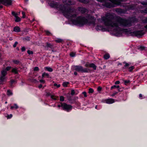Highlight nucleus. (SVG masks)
Masks as SVG:
<instances>
[{"label":"nucleus","instance_id":"nucleus-56","mask_svg":"<svg viewBox=\"0 0 147 147\" xmlns=\"http://www.w3.org/2000/svg\"><path fill=\"white\" fill-rule=\"evenodd\" d=\"M144 22L145 23H147V17L144 20Z\"/></svg>","mask_w":147,"mask_h":147},{"label":"nucleus","instance_id":"nucleus-21","mask_svg":"<svg viewBox=\"0 0 147 147\" xmlns=\"http://www.w3.org/2000/svg\"><path fill=\"white\" fill-rule=\"evenodd\" d=\"M120 88V86L119 85L116 86V85H113L111 87V90H112L114 89L117 88L119 89Z\"/></svg>","mask_w":147,"mask_h":147},{"label":"nucleus","instance_id":"nucleus-42","mask_svg":"<svg viewBox=\"0 0 147 147\" xmlns=\"http://www.w3.org/2000/svg\"><path fill=\"white\" fill-rule=\"evenodd\" d=\"M86 67H91L92 66V65L91 64H89V63H87L86 64Z\"/></svg>","mask_w":147,"mask_h":147},{"label":"nucleus","instance_id":"nucleus-35","mask_svg":"<svg viewBox=\"0 0 147 147\" xmlns=\"http://www.w3.org/2000/svg\"><path fill=\"white\" fill-rule=\"evenodd\" d=\"M102 88L101 87L99 86L97 88V90L98 92H100L102 90Z\"/></svg>","mask_w":147,"mask_h":147},{"label":"nucleus","instance_id":"nucleus-8","mask_svg":"<svg viewBox=\"0 0 147 147\" xmlns=\"http://www.w3.org/2000/svg\"><path fill=\"white\" fill-rule=\"evenodd\" d=\"M96 29L97 31L101 30L102 32H105L107 30V28H105L102 25L100 24L98 25L96 27Z\"/></svg>","mask_w":147,"mask_h":147},{"label":"nucleus","instance_id":"nucleus-27","mask_svg":"<svg viewBox=\"0 0 147 147\" xmlns=\"http://www.w3.org/2000/svg\"><path fill=\"white\" fill-rule=\"evenodd\" d=\"M141 4L143 5H147V0H145L142 1Z\"/></svg>","mask_w":147,"mask_h":147},{"label":"nucleus","instance_id":"nucleus-16","mask_svg":"<svg viewBox=\"0 0 147 147\" xmlns=\"http://www.w3.org/2000/svg\"><path fill=\"white\" fill-rule=\"evenodd\" d=\"M123 63L125 65L123 67H122L123 69H126L129 66L130 64L128 63H127L125 61L123 62Z\"/></svg>","mask_w":147,"mask_h":147},{"label":"nucleus","instance_id":"nucleus-31","mask_svg":"<svg viewBox=\"0 0 147 147\" xmlns=\"http://www.w3.org/2000/svg\"><path fill=\"white\" fill-rule=\"evenodd\" d=\"M16 18L15 21L16 22H19L21 20V19L18 16L15 17Z\"/></svg>","mask_w":147,"mask_h":147},{"label":"nucleus","instance_id":"nucleus-10","mask_svg":"<svg viewBox=\"0 0 147 147\" xmlns=\"http://www.w3.org/2000/svg\"><path fill=\"white\" fill-rule=\"evenodd\" d=\"M102 5L104 7L107 8H111L114 7L115 5L113 4L110 3L105 2L102 4Z\"/></svg>","mask_w":147,"mask_h":147},{"label":"nucleus","instance_id":"nucleus-24","mask_svg":"<svg viewBox=\"0 0 147 147\" xmlns=\"http://www.w3.org/2000/svg\"><path fill=\"white\" fill-rule=\"evenodd\" d=\"M146 48V47L143 46H140L138 48V49L140 50H141L142 51L144 50Z\"/></svg>","mask_w":147,"mask_h":147},{"label":"nucleus","instance_id":"nucleus-25","mask_svg":"<svg viewBox=\"0 0 147 147\" xmlns=\"http://www.w3.org/2000/svg\"><path fill=\"white\" fill-rule=\"evenodd\" d=\"M18 105L16 104H14L13 106H11V107H10V109H13L14 108H15V109H17L18 108Z\"/></svg>","mask_w":147,"mask_h":147},{"label":"nucleus","instance_id":"nucleus-19","mask_svg":"<svg viewBox=\"0 0 147 147\" xmlns=\"http://www.w3.org/2000/svg\"><path fill=\"white\" fill-rule=\"evenodd\" d=\"M110 57V55L109 53H106L104 55V58L105 59H108Z\"/></svg>","mask_w":147,"mask_h":147},{"label":"nucleus","instance_id":"nucleus-44","mask_svg":"<svg viewBox=\"0 0 147 147\" xmlns=\"http://www.w3.org/2000/svg\"><path fill=\"white\" fill-rule=\"evenodd\" d=\"M47 47H50V48H51L52 47V45H51L50 44H49V43H47Z\"/></svg>","mask_w":147,"mask_h":147},{"label":"nucleus","instance_id":"nucleus-45","mask_svg":"<svg viewBox=\"0 0 147 147\" xmlns=\"http://www.w3.org/2000/svg\"><path fill=\"white\" fill-rule=\"evenodd\" d=\"M118 93V92H113L111 95L112 96H115V95L117 94Z\"/></svg>","mask_w":147,"mask_h":147},{"label":"nucleus","instance_id":"nucleus-4","mask_svg":"<svg viewBox=\"0 0 147 147\" xmlns=\"http://www.w3.org/2000/svg\"><path fill=\"white\" fill-rule=\"evenodd\" d=\"M144 32L143 30H139L134 31L133 32H130L129 33L130 35L132 36H136L138 38H141L144 35Z\"/></svg>","mask_w":147,"mask_h":147},{"label":"nucleus","instance_id":"nucleus-41","mask_svg":"<svg viewBox=\"0 0 147 147\" xmlns=\"http://www.w3.org/2000/svg\"><path fill=\"white\" fill-rule=\"evenodd\" d=\"M92 69H93L94 70L96 69V66L93 63H92Z\"/></svg>","mask_w":147,"mask_h":147},{"label":"nucleus","instance_id":"nucleus-15","mask_svg":"<svg viewBox=\"0 0 147 147\" xmlns=\"http://www.w3.org/2000/svg\"><path fill=\"white\" fill-rule=\"evenodd\" d=\"M4 3H3L2 4L7 5H11L12 4L11 0H4Z\"/></svg>","mask_w":147,"mask_h":147},{"label":"nucleus","instance_id":"nucleus-37","mask_svg":"<svg viewBox=\"0 0 147 147\" xmlns=\"http://www.w3.org/2000/svg\"><path fill=\"white\" fill-rule=\"evenodd\" d=\"M75 55V53L74 52H71L70 53V56L71 57H74Z\"/></svg>","mask_w":147,"mask_h":147},{"label":"nucleus","instance_id":"nucleus-17","mask_svg":"<svg viewBox=\"0 0 147 147\" xmlns=\"http://www.w3.org/2000/svg\"><path fill=\"white\" fill-rule=\"evenodd\" d=\"M134 68L135 67L134 66H131L130 67H128L126 69H127L128 71L130 72H133V70L134 69Z\"/></svg>","mask_w":147,"mask_h":147},{"label":"nucleus","instance_id":"nucleus-30","mask_svg":"<svg viewBox=\"0 0 147 147\" xmlns=\"http://www.w3.org/2000/svg\"><path fill=\"white\" fill-rule=\"evenodd\" d=\"M49 76V75L48 74L44 73L42 74V78H44V77H48Z\"/></svg>","mask_w":147,"mask_h":147},{"label":"nucleus","instance_id":"nucleus-20","mask_svg":"<svg viewBox=\"0 0 147 147\" xmlns=\"http://www.w3.org/2000/svg\"><path fill=\"white\" fill-rule=\"evenodd\" d=\"M11 72L15 74H17L18 73L17 68H13L11 70Z\"/></svg>","mask_w":147,"mask_h":147},{"label":"nucleus","instance_id":"nucleus-28","mask_svg":"<svg viewBox=\"0 0 147 147\" xmlns=\"http://www.w3.org/2000/svg\"><path fill=\"white\" fill-rule=\"evenodd\" d=\"M45 69L49 72H52L53 71L52 69L50 67H45Z\"/></svg>","mask_w":147,"mask_h":147},{"label":"nucleus","instance_id":"nucleus-3","mask_svg":"<svg viewBox=\"0 0 147 147\" xmlns=\"http://www.w3.org/2000/svg\"><path fill=\"white\" fill-rule=\"evenodd\" d=\"M10 68V67H7L5 69H4L1 71V75L0 77V84H2L3 82L5 81V76L6 74V71L9 70Z\"/></svg>","mask_w":147,"mask_h":147},{"label":"nucleus","instance_id":"nucleus-52","mask_svg":"<svg viewBox=\"0 0 147 147\" xmlns=\"http://www.w3.org/2000/svg\"><path fill=\"white\" fill-rule=\"evenodd\" d=\"M120 83V81L119 80H117L115 82V84H118Z\"/></svg>","mask_w":147,"mask_h":147},{"label":"nucleus","instance_id":"nucleus-2","mask_svg":"<svg viewBox=\"0 0 147 147\" xmlns=\"http://www.w3.org/2000/svg\"><path fill=\"white\" fill-rule=\"evenodd\" d=\"M113 19L111 15L108 13L106 14L105 16L102 17L101 22L106 26L115 27L114 29V31L116 32L115 35L117 36H121L124 32V30L119 26L118 24L117 23L112 21Z\"/></svg>","mask_w":147,"mask_h":147},{"label":"nucleus","instance_id":"nucleus-58","mask_svg":"<svg viewBox=\"0 0 147 147\" xmlns=\"http://www.w3.org/2000/svg\"><path fill=\"white\" fill-rule=\"evenodd\" d=\"M89 93H92V89L91 88H90L89 89Z\"/></svg>","mask_w":147,"mask_h":147},{"label":"nucleus","instance_id":"nucleus-60","mask_svg":"<svg viewBox=\"0 0 147 147\" xmlns=\"http://www.w3.org/2000/svg\"><path fill=\"white\" fill-rule=\"evenodd\" d=\"M15 82V80H11V84H13L14 82Z\"/></svg>","mask_w":147,"mask_h":147},{"label":"nucleus","instance_id":"nucleus-48","mask_svg":"<svg viewBox=\"0 0 147 147\" xmlns=\"http://www.w3.org/2000/svg\"><path fill=\"white\" fill-rule=\"evenodd\" d=\"M45 32L46 34L47 35H50L51 33L49 31H46Z\"/></svg>","mask_w":147,"mask_h":147},{"label":"nucleus","instance_id":"nucleus-38","mask_svg":"<svg viewBox=\"0 0 147 147\" xmlns=\"http://www.w3.org/2000/svg\"><path fill=\"white\" fill-rule=\"evenodd\" d=\"M13 62L14 63H15V64H18L19 63V61H18V60H13Z\"/></svg>","mask_w":147,"mask_h":147},{"label":"nucleus","instance_id":"nucleus-59","mask_svg":"<svg viewBox=\"0 0 147 147\" xmlns=\"http://www.w3.org/2000/svg\"><path fill=\"white\" fill-rule=\"evenodd\" d=\"M4 3V0H0V3L3 4Z\"/></svg>","mask_w":147,"mask_h":147},{"label":"nucleus","instance_id":"nucleus-22","mask_svg":"<svg viewBox=\"0 0 147 147\" xmlns=\"http://www.w3.org/2000/svg\"><path fill=\"white\" fill-rule=\"evenodd\" d=\"M78 1L83 3H87L89 2V0H78Z\"/></svg>","mask_w":147,"mask_h":147},{"label":"nucleus","instance_id":"nucleus-57","mask_svg":"<svg viewBox=\"0 0 147 147\" xmlns=\"http://www.w3.org/2000/svg\"><path fill=\"white\" fill-rule=\"evenodd\" d=\"M21 50L22 51H25V48L24 47H23L21 48Z\"/></svg>","mask_w":147,"mask_h":147},{"label":"nucleus","instance_id":"nucleus-36","mask_svg":"<svg viewBox=\"0 0 147 147\" xmlns=\"http://www.w3.org/2000/svg\"><path fill=\"white\" fill-rule=\"evenodd\" d=\"M11 14H12V15L14 16L15 17L18 16V14L15 13L14 11H12V12H11Z\"/></svg>","mask_w":147,"mask_h":147},{"label":"nucleus","instance_id":"nucleus-23","mask_svg":"<svg viewBox=\"0 0 147 147\" xmlns=\"http://www.w3.org/2000/svg\"><path fill=\"white\" fill-rule=\"evenodd\" d=\"M55 41L57 43H60L62 42H63V40L61 39L57 38L55 40Z\"/></svg>","mask_w":147,"mask_h":147},{"label":"nucleus","instance_id":"nucleus-61","mask_svg":"<svg viewBox=\"0 0 147 147\" xmlns=\"http://www.w3.org/2000/svg\"><path fill=\"white\" fill-rule=\"evenodd\" d=\"M42 86L41 84H40V85H39L38 86V88H42Z\"/></svg>","mask_w":147,"mask_h":147},{"label":"nucleus","instance_id":"nucleus-1","mask_svg":"<svg viewBox=\"0 0 147 147\" xmlns=\"http://www.w3.org/2000/svg\"><path fill=\"white\" fill-rule=\"evenodd\" d=\"M50 5L53 7L57 8L66 18L70 19L75 25L82 26L86 24H89L91 21V15L88 14L86 18L82 16L77 17V11L74 9L65 7L57 3H51Z\"/></svg>","mask_w":147,"mask_h":147},{"label":"nucleus","instance_id":"nucleus-18","mask_svg":"<svg viewBox=\"0 0 147 147\" xmlns=\"http://www.w3.org/2000/svg\"><path fill=\"white\" fill-rule=\"evenodd\" d=\"M13 31L16 32H19L20 31V28L18 26H16L13 28Z\"/></svg>","mask_w":147,"mask_h":147},{"label":"nucleus","instance_id":"nucleus-49","mask_svg":"<svg viewBox=\"0 0 147 147\" xmlns=\"http://www.w3.org/2000/svg\"><path fill=\"white\" fill-rule=\"evenodd\" d=\"M142 96L141 94H139V98L140 99H141L143 98H142Z\"/></svg>","mask_w":147,"mask_h":147},{"label":"nucleus","instance_id":"nucleus-53","mask_svg":"<svg viewBox=\"0 0 147 147\" xmlns=\"http://www.w3.org/2000/svg\"><path fill=\"white\" fill-rule=\"evenodd\" d=\"M22 18H24L25 17V14L24 12L22 11Z\"/></svg>","mask_w":147,"mask_h":147},{"label":"nucleus","instance_id":"nucleus-51","mask_svg":"<svg viewBox=\"0 0 147 147\" xmlns=\"http://www.w3.org/2000/svg\"><path fill=\"white\" fill-rule=\"evenodd\" d=\"M18 43L17 42H15L14 45H13V47H16L18 44Z\"/></svg>","mask_w":147,"mask_h":147},{"label":"nucleus","instance_id":"nucleus-62","mask_svg":"<svg viewBox=\"0 0 147 147\" xmlns=\"http://www.w3.org/2000/svg\"><path fill=\"white\" fill-rule=\"evenodd\" d=\"M63 103H61L60 104V105H58V107H61V104Z\"/></svg>","mask_w":147,"mask_h":147},{"label":"nucleus","instance_id":"nucleus-9","mask_svg":"<svg viewBox=\"0 0 147 147\" xmlns=\"http://www.w3.org/2000/svg\"><path fill=\"white\" fill-rule=\"evenodd\" d=\"M102 101L107 104H111L115 102V99L112 98H108L103 99Z\"/></svg>","mask_w":147,"mask_h":147},{"label":"nucleus","instance_id":"nucleus-50","mask_svg":"<svg viewBox=\"0 0 147 147\" xmlns=\"http://www.w3.org/2000/svg\"><path fill=\"white\" fill-rule=\"evenodd\" d=\"M12 114H10L9 115H8L7 116V118H10L11 117H12Z\"/></svg>","mask_w":147,"mask_h":147},{"label":"nucleus","instance_id":"nucleus-54","mask_svg":"<svg viewBox=\"0 0 147 147\" xmlns=\"http://www.w3.org/2000/svg\"><path fill=\"white\" fill-rule=\"evenodd\" d=\"M82 94L84 95V96L85 97H86L87 96L86 92H82Z\"/></svg>","mask_w":147,"mask_h":147},{"label":"nucleus","instance_id":"nucleus-64","mask_svg":"<svg viewBox=\"0 0 147 147\" xmlns=\"http://www.w3.org/2000/svg\"><path fill=\"white\" fill-rule=\"evenodd\" d=\"M122 65V63H119L118 64V65Z\"/></svg>","mask_w":147,"mask_h":147},{"label":"nucleus","instance_id":"nucleus-63","mask_svg":"<svg viewBox=\"0 0 147 147\" xmlns=\"http://www.w3.org/2000/svg\"><path fill=\"white\" fill-rule=\"evenodd\" d=\"M144 28L146 29V31L147 32V24L144 26Z\"/></svg>","mask_w":147,"mask_h":147},{"label":"nucleus","instance_id":"nucleus-12","mask_svg":"<svg viewBox=\"0 0 147 147\" xmlns=\"http://www.w3.org/2000/svg\"><path fill=\"white\" fill-rule=\"evenodd\" d=\"M111 1L113 4L115 5H120L121 2L122 1V0H111Z\"/></svg>","mask_w":147,"mask_h":147},{"label":"nucleus","instance_id":"nucleus-40","mask_svg":"<svg viewBox=\"0 0 147 147\" xmlns=\"http://www.w3.org/2000/svg\"><path fill=\"white\" fill-rule=\"evenodd\" d=\"M27 52L29 54H33V52L32 51L29 50Z\"/></svg>","mask_w":147,"mask_h":147},{"label":"nucleus","instance_id":"nucleus-26","mask_svg":"<svg viewBox=\"0 0 147 147\" xmlns=\"http://www.w3.org/2000/svg\"><path fill=\"white\" fill-rule=\"evenodd\" d=\"M123 82L124 84L125 85H127L128 84H129L130 83V81L129 80H124Z\"/></svg>","mask_w":147,"mask_h":147},{"label":"nucleus","instance_id":"nucleus-5","mask_svg":"<svg viewBox=\"0 0 147 147\" xmlns=\"http://www.w3.org/2000/svg\"><path fill=\"white\" fill-rule=\"evenodd\" d=\"M119 23L121 25L123 26H127L131 24V22L129 20L120 18L118 20Z\"/></svg>","mask_w":147,"mask_h":147},{"label":"nucleus","instance_id":"nucleus-14","mask_svg":"<svg viewBox=\"0 0 147 147\" xmlns=\"http://www.w3.org/2000/svg\"><path fill=\"white\" fill-rule=\"evenodd\" d=\"M78 9L82 13H85L87 11V10L86 9L82 7H78Z\"/></svg>","mask_w":147,"mask_h":147},{"label":"nucleus","instance_id":"nucleus-34","mask_svg":"<svg viewBox=\"0 0 147 147\" xmlns=\"http://www.w3.org/2000/svg\"><path fill=\"white\" fill-rule=\"evenodd\" d=\"M141 12L144 13H147V8H146L145 9L142 10Z\"/></svg>","mask_w":147,"mask_h":147},{"label":"nucleus","instance_id":"nucleus-46","mask_svg":"<svg viewBox=\"0 0 147 147\" xmlns=\"http://www.w3.org/2000/svg\"><path fill=\"white\" fill-rule=\"evenodd\" d=\"M75 94V91L74 90H72L71 91V94L72 95H74Z\"/></svg>","mask_w":147,"mask_h":147},{"label":"nucleus","instance_id":"nucleus-39","mask_svg":"<svg viewBox=\"0 0 147 147\" xmlns=\"http://www.w3.org/2000/svg\"><path fill=\"white\" fill-rule=\"evenodd\" d=\"M60 101H63L64 100V97L63 96H61L60 97Z\"/></svg>","mask_w":147,"mask_h":147},{"label":"nucleus","instance_id":"nucleus-33","mask_svg":"<svg viewBox=\"0 0 147 147\" xmlns=\"http://www.w3.org/2000/svg\"><path fill=\"white\" fill-rule=\"evenodd\" d=\"M7 94L8 96L11 95L12 94V93L10 90H8L7 91Z\"/></svg>","mask_w":147,"mask_h":147},{"label":"nucleus","instance_id":"nucleus-7","mask_svg":"<svg viewBox=\"0 0 147 147\" xmlns=\"http://www.w3.org/2000/svg\"><path fill=\"white\" fill-rule=\"evenodd\" d=\"M61 107L63 110L69 112L72 110L73 106L71 105H67L65 103H63L61 104Z\"/></svg>","mask_w":147,"mask_h":147},{"label":"nucleus","instance_id":"nucleus-13","mask_svg":"<svg viewBox=\"0 0 147 147\" xmlns=\"http://www.w3.org/2000/svg\"><path fill=\"white\" fill-rule=\"evenodd\" d=\"M116 11L117 13L120 14L125 13L126 12V11L125 10L121 8L117 9Z\"/></svg>","mask_w":147,"mask_h":147},{"label":"nucleus","instance_id":"nucleus-55","mask_svg":"<svg viewBox=\"0 0 147 147\" xmlns=\"http://www.w3.org/2000/svg\"><path fill=\"white\" fill-rule=\"evenodd\" d=\"M39 81L40 82H41V83H45V81L44 80H39Z\"/></svg>","mask_w":147,"mask_h":147},{"label":"nucleus","instance_id":"nucleus-11","mask_svg":"<svg viewBox=\"0 0 147 147\" xmlns=\"http://www.w3.org/2000/svg\"><path fill=\"white\" fill-rule=\"evenodd\" d=\"M63 3L65 5H70L74 4V3L72 2L71 0H63Z\"/></svg>","mask_w":147,"mask_h":147},{"label":"nucleus","instance_id":"nucleus-29","mask_svg":"<svg viewBox=\"0 0 147 147\" xmlns=\"http://www.w3.org/2000/svg\"><path fill=\"white\" fill-rule=\"evenodd\" d=\"M51 97L52 99L54 100H56L57 99L59 98V97L58 96L56 97L53 95H51Z\"/></svg>","mask_w":147,"mask_h":147},{"label":"nucleus","instance_id":"nucleus-6","mask_svg":"<svg viewBox=\"0 0 147 147\" xmlns=\"http://www.w3.org/2000/svg\"><path fill=\"white\" fill-rule=\"evenodd\" d=\"M73 68L74 70L82 72H86L89 71L88 69H83L81 66H73Z\"/></svg>","mask_w":147,"mask_h":147},{"label":"nucleus","instance_id":"nucleus-43","mask_svg":"<svg viewBox=\"0 0 147 147\" xmlns=\"http://www.w3.org/2000/svg\"><path fill=\"white\" fill-rule=\"evenodd\" d=\"M54 86H57V88H59L60 87V85L59 84H57L55 83L54 84Z\"/></svg>","mask_w":147,"mask_h":147},{"label":"nucleus","instance_id":"nucleus-32","mask_svg":"<svg viewBox=\"0 0 147 147\" xmlns=\"http://www.w3.org/2000/svg\"><path fill=\"white\" fill-rule=\"evenodd\" d=\"M69 84V83L67 82H64L63 83V85L64 87H67V85Z\"/></svg>","mask_w":147,"mask_h":147},{"label":"nucleus","instance_id":"nucleus-47","mask_svg":"<svg viewBox=\"0 0 147 147\" xmlns=\"http://www.w3.org/2000/svg\"><path fill=\"white\" fill-rule=\"evenodd\" d=\"M38 70H39L38 68L37 67H35L34 69V71H38Z\"/></svg>","mask_w":147,"mask_h":147}]
</instances>
